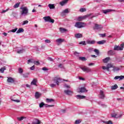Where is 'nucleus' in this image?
<instances>
[{
	"label": "nucleus",
	"mask_w": 124,
	"mask_h": 124,
	"mask_svg": "<svg viewBox=\"0 0 124 124\" xmlns=\"http://www.w3.org/2000/svg\"><path fill=\"white\" fill-rule=\"evenodd\" d=\"M21 11H20L21 15L23 16H27L29 14V9L28 7H20V8Z\"/></svg>",
	"instance_id": "nucleus-1"
},
{
	"label": "nucleus",
	"mask_w": 124,
	"mask_h": 124,
	"mask_svg": "<svg viewBox=\"0 0 124 124\" xmlns=\"http://www.w3.org/2000/svg\"><path fill=\"white\" fill-rule=\"evenodd\" d=\"M86 26H87L86 23L81 22H77L75 25V27H76V28H78V29H81V28H85Z\"/></svg>",
	"instance_id": "nucleus-2"
},
{
	"label": "nucleus",
	"mask_w": 124,
	"mask_h": 124,
	"mask_svg": "<svg viewBox=\"0 0 124 124\" xmlns=\"http://www.w3.org/2000/svg\"><path fill=\"white\" fill-rule=\"evenodd\" d=\"M43 19L45 20V22H49V23H52V24H54L55 22V20L51 18L50 16H45L43 17Z\"/></svg>",
	"instance_id": "nucleus-3"
},
{
	"label": "nucleus",
	"mask_w": 124,
	"mask_h": 124,
	"mask_svg": "<svg viewBox=\"0 0 124 124\" xmlns=\"http://www.w3.org/2000/svg\"><path fill=\"white\" fill-rule=\"evenodd\" d=\"M121 46H115L114 47V50L115 51H122L124 49V43H123L122 44L120 45Z\"/></svg>",
	"instance_id": "nucleus-4"
},
{
	"label": "nucleus",
	"mask_w": 124,
	"mask_h": 124,
	"mask_svg": "<svg viewBox=\"0 0 124 124\" xmlns=\"http://www.w3.org/2000/svg\"><path fill=\"white\" fill-rule=\"evenodd\" d=\"M112 67H113V65L109 63L107 65V67L105 66H103L102 67V69H103V70H106L107 71H108V72H109V71H110V68Z\"/></svg>",
	"instance_id": "nucleus-5"
},
{
	"label": "nucleus",
	"mask_w": 124,
	"mask_h": 124,
	"mask_svg": "<svg viewBox=\"0 0 124 124\" xmlns=\"http://www.w3.org/2000/svg\"><path fill=\"white\" fill-rule=\"evenodd\" d=\"M80 68L83 70V71H84V72H86V73H89V72H92V69L89 68V67H87L86 66L81 67Z\"/></svg>",
	"instance_id": "nucleus-6"
},
{
	"label": "nucleus",
	"mask_w": 124,
	"mask_h": 124,
	"mask_svg": "<svg viewBox=\"0 0 124 124\" xmlns=\"http://www.w3.org/2000/svg\"><path fill=\"white\" fill-rule=\"evenodd\" d=\"M91 15H92V14L86 15L83 16L78 17V21H83V20H85V19H87V18H88V17H90V16H91Z\"/></svg>",
	"instance_id": "nucleus-7"
},
{
	"label": "nucleus",
	"mask_w": 124,
	"mask_h": 124,
	"mask_svg": "<svg viewBox=\"0 0 124 124\" xmlns=\"http://www.w3.org/2000/svg\"><path fill=\"white\" fill-rule=\"evenodd\" d=\"M62 78H61L59 77V76H56L55 78H54L53 81L54 83H56L58 86H59V83H60V81H61Z\"/></svg>",
	"instance_id": "nucleus-8"
},
{
	"label": "nucleus",
	"mask_w": 124,
	"mask_h": 124,
	"mask_svg": "<svg viewBox=\"0 0 124 124\" xmlns=\"http://www.w3.org/2000/svg\"><path fill=\"white\" fill-rule=\"evenodd\" d=\"M7 82L8 83H10L11 84H13V83H15V79L14 78H12L10 77H7Z\"/></svg>",
	"instance_id": "nucleus-9"
},
{
	"label": "nucleus",
	"mask_w": 124,
	"mask_h": 124,
	"mask_svg": "<svg viewBox=\"0 0 124 124\" xmlns=\"http://www.w3.org/2000/svg\"><path fill=\"white\" fill-rule=\"evenodd\" d=\"M111 116L112 118H116L117 119L119 118H122V116L123 115L122 114H118V113H115V114H111Z\"/></svg>",
	"instance_id": "nucleus-10"
},
{
	"label": "nucleus",
	"mask_w": 124,
	"mask_h": 124,
	"mask_svg": "<svg viewBox=\"0 0 124 124\" xmlns=\"http://www.w3.org/2000/svg\"><path fill=\"white\" fill-rule=\"evenodd\" d=\"M100 98H101V99H104V98L105 97V95L104 94V92L102 91V90H101L100 91Z\"/></svg>",
	"instance_id": "nucleus-11"
},
{
	"label": "nucleus",
	"mask_w": 124,
	"mask_h": 124,
	"mask_svg": "<svg viewBox=\"0 0 124 124\" xmlns=\"http://www.w3.org/2000/svg\"><path fill=\"white\" fill-rule=\"evenodd\" d=\"M118 79H119V81H121V80H123L124 79V76H117L114 78V80H118Z\"/></svg>",
	"instance_id": "nucleus-12"
},
{
	"label": "nucleus",
	"mask_w": 124,
	"mask_h": 124,
	"mask_svg": "<svg viewBox=\"0 0 124 124\" xmlns=\"http://www.w3.org/2000/svg\"><path fill=\"white\" fill-rule=\"evenodd\" d=\"M79 92L78 93H87L88 91L85 87H81L79 89Z\"/></svg>",
	"instance_id": "nucleus-13"
},
{
	"label": "nucleus",
	"mask_w": 124,
	"mask_h": 124,
	"mask_svg": "<svg viewBox=\"0 0 124 124\" xmlns=\"http://www.w3.org/2000/svg\"><path fill=\"white\" fill-rule=\"evenodd\" d=\"M95 29L100 30V29H103V27L101 25L95 24Z\"/></svg>",
	"instance_id": "nucleus-14"
},
{
	"label": "nucleus",
	"mask_w": 124,
	"mask_h": 124,
	"mask_svg": "<svg viewBox=\"0 0 124 124\" xmlns=\"http://www.w3.org/2000/svg\"><path fill=\"white\" fill-rule=\"evenodd\" d=\"M64 93H66V94H67L68 95H71V94L73 93L72 92H71V91L70 90H65L64 91Z\"/></svg>",
	"instance_id": "nucleus-15"
},
{
	"label": "nucleus",
	"mask_w": 124,
	"mask_h": 124,
	"mask_svg": "<svg viewBox=\"0 0 124 124\" xmlns=\"http://www.w3.org/2000/svg\"><path fill=\"white\" fill-rule=\"evenodd\" d=\"M41 96V93H39L38 92H36L35 94V97L36 99H38Z\"/></svg>",
	"instance_id": "nucleus-16"
},
{
	"label": "nucleus",
	"mask_w": 124,
	"mask_h": 124,
	"mask_svg": "<svg viewBox=\"0 0 124 124\" xmlns=\"http://www.w3.org/2000/svg\"><path fill=\"white\" fill-rule=\"evenodd\" d=\"M69 0H63V1L60 2V5H62V6H63V5L66 4Z\"/></svg>",
	"instance_id": "nucleus-17"
},
{
	"label": "nucleus",
	"mask_w": 124,
	"mask_h": 124,
	"mask_svg": "<svg viewBox=\"0 0 124 124\" xmlns=\"http://www.w3.org/2000/svg\"><path fill=\"white\" fill-rule=\"evenodd\" d=\"M108 56H114L115 55V51L113 50H109L108 52Z\"/></svg>",
	"instance_id": "nucleus-18"
},
{
	"label": "nucleus",
	"mask_w": 124,
	"mask_h": 124,
	"mask_svg": "<svg viewBox=\"0 0 124 124\" xmlns=\"http://www.w3.org/2000/svg\"><path fill=\"white\" fill-rule=\"evenodd\" d=\"M36 83H37V79L34 78L31 82V85H33L34 86H37Z\"/></svg>",
	"instance_id": "nucleus-19"
},
{
	"label": "nucleus",
	"mask_w": 124,
	"mask_h": 124,
	"mask_svg": "<svg viewBox=\"0 0 124 124\" xmlns=\"http://www.w3.org/2000/svg\"><path fill=\"white\" fill-rule=\"evenodd\" d=\"M111 11H113V10L107 9V10H103L102 11L103 13H104V14H107V13H109V12H111Z\"/></svg>",
	"instance_id": "nucleus-20"
},
{
	"label": "nucleus",
	"mask_w": 124,
	"mask_h": 124,
	"mask_svg": "<svg viewBox=\"0 0 124 124\" xmlns=\"http://www.w3.org/2000/svg\"><path fill=\"white\" fill-rule=\"evenodd\" d=\"M76 97L78 99H84V98H86V96L81 95H77Z\"/></svg>",
	"instance_id": "nucleus-21"
},
{
	"label": "nucleus",
	"mask_w": 124,
	"mask_h": 124,
	"mask_svg": "<svg viewBox=\"0 0 124 124\" xmlns=\"http://www.w3.org/2000/svg\"><path fill=\"white\" fill-rule=\"evenodd\" d=\"M75 36L76 38H81V37H83V35L81 33H77L75 35Z\"/></svg>",
	"instance_id": "nucleus-22"
},
{
	"label": "nucleus",
	"mask_w": 124,
	"mask_h": 124,
	"mask_svg": "<svg viewBox=\"0 0 124 124\" xmlns=\"http://www.w3.org/2000/svg\"><path fill=\"white\" fill-rule=\"evenodd\" d=\"M64 41V39H61V38L57 39L56 40V42H57V43H62V42H63Z\"/></svg>",
	"instance_id": "nucleus-23"
},
{
	"label": "nucleus",
	"mask_w": 124,
	"mask_h": 124,
	"mask_svg": "<svg viewBox=\"0 0 124 124\" xmlns=\"http://www.w3.org/2000/svg\"><path fill=\"white\" fill-rule=\"evenodd\" d=\"M97 44L99 45H102V44H104V43H106V40H102L97 42Z\"/></svg>",
	"instance_id": "nucleus-24"
},
{
	"label": "nucleus",
	"mask_w": 124,
	"mask_h": 124,
	"mask_svg": "<svg viewBox=\"0 0 124 124\" xmlns=\"http://www.w3.org/2000/svg\"><path fill=\"white\" fill-rule=\"evenodd\" d=\"M109 60H110V57H107L105 59L103 60V62L105 63H106L108 62H109Z\"/></svg>",
	"instance_id": "nucleus-25"
},
{
	"label": "nucleus",
	"mask_w": 124,
	"mask_h": 124,
	"mask_svg": "<svg viewBox=\"0 0 124 124\" xmlns=\"http://www.w3.org/2000/svg\"><path fill=\"white\" fill-rule=\"evenodd\" d=\"M87 44H94V43H95V41L94 40H92V41H90V40H88L87 41Z\"/></svg>",
	"instance_id": "nucleus-26"
},
{
	"label": "nucleus",
	"mask_w": 124,
	"mask_h": 124,
	"mask_svg": "<svg viewBox=\"0 0 124 124\" xmlns=\"http://www.w3.org/2000/svg\"><path fill=\"white\" fill-rule=\"evenodd\" d=\"M60 31H61V32H62V33H63V32H65V31H67V30H66L63 28H60Z\"/></svg>",
	"instance_id": "nucleus-27"
},
{
	"label": "nucleus",
	"mask_w": 124,
	"mask_h": 124,
	"mask_svg": "<svg viewBox=\"0 0 124 124\" xmlns=\"http://www.w3.org/2000/svg\"><path fill=\"white\" fill-rule=\"evenodd\" d=\"M24 29L23 28H19L16 31V33H21V32H24Z\"/></svg>",
	"instance_id": "nucleus-28"
},
{
	"label": "nucleus",
	"mask_w": 124,
	"mask_h": 124,
	"mask_svg": "<svg viewBox=\"0 0 124 124\" xmlns=\"http://www.w3.org/2000/svg\"><path fill=\"white\" fill-rule=\"evenodd\" d=\"M46 102H47L48 103H50V102H54V101H55V100H54L53 99L46 98Z\"/></svg>",
	"instance_id": "nucleus-29"
},
{
	"label": "nucleus",
	"mask_w": 124,
	"mask_h": 124,
	"mask_svg": "<svg viewBox=\"0 0 124 124\" xmlns=\"http://www.w3.org/2000/svg\"><path fill=\"white\" fill-rule=\"evenodd\" d=\"M41 122L38 119H36V122H34L32 124H41Z\"/></svg>",
	"instance_id": "nucleus-30"
},
{
	"label": "nucleus",
	"mask_w": 124,
	"mask_h": 124,
	"mask_svg": "<svg viewBox=\"0 0 124 124\" xmlns=\"http://www.w3.org/2000/svg\"><path fill=\"white\" fill-rule=\"evenodd\" d=\"M6 69V68L5 66H4L3 67H1L0 69V72L1 73H3V72H4V70H5Z\"/></svg>",
	"instance_id": "nucleus-31"
},
{
	"label": "nucleus",
	"mask_w": 124,
	"mask_h": 124,
	"mask_svg": "<svg viewBox=\"0 0 124 124\" xmlns=\"http://www.w3.org/2000/svg\"><path fill=\"white\" fill-rule=\"evenodd\" d=\"M20 4H21L20 2L16 3V4H15L14 5V8H18V7H19V6H20Z\"/></svg>",
	"instance_id": "nucleus-32"
},
{
	"label": "nucleus",
	"mask_w": 124,
	"mask_h": 124,
	"mask_svg": "<svg viewBox=\"0 0 124 124\" xmlns=\"http://www.w3.org/2000/svg\"><path fill=\"white\" fill-rule=\"evenodd\" d=\"M118 89V85L115 84L112 86H111V90H117Z\"/></svg>",
	"instance_id": "nucleus-33"
},
{
	"label": "nucleus",
	"mask_w": 124,
	"mask_h": 124,
	"mask_svg": "<svg viewBox=\"0 0 124 124\" xmlns=\"http://www.w3.org/2000/svg\"><path fill=\"white\" fill-rule=\"evenodd\" d=\"M48 7H49L50 9H54L55 8V6L54 4H49L48 5Z\"/></svg>",
	"instance_id": "nucleus-34"
},
{
	"label": "nucleus",
	"mask_w": 124,
	"mask_h": 124,
	"mask_svg": "<svg viewBox=\"0 0 124 124\" xmlns=\"http://www.w3.org/2000/svg\"><path fill=\"white\" fill-rule=\"evenodd\" d=\"M80 12H86L87 11V10L85 8H81L79 10Z\"/></svg>",
	"instance_id": "nucleus-35"
},
{
	"label": "nucleus",
	"mask_w": 124,
	"mask_h": 124,
	"mask_svg": "<svg viewBox=\"0 0 124 124\" xmlns=\"http://www.w3.org/2000/svg\"><path fill=\"white\" fill-rule=\"evenodd\" d=\"M25 117H17V120H18V121H23V120H24L25 119Z\"/></svg>",
	"instance_id": "nucleus-36"
},
{
	"label": "nucleus",
	"mask_w": 124,
	"mask_h": 124,
	"mask_svg": "<svg viewBox=\"0 0 124 124\" xmlns=\"http://www.w3.org/2000/svg\"><path fill=\"white\" fill-rule=\"evenodd\" d=\"M79 59L80 61H82L83 62L85 61H87V59H86V57H80L79 58Z\"/></svg>",
	"instance_id": "nucleus-37"
},
{
	"label": "nucleus",
	"mask_w": 124,
	"mask_h": 124,
	"mask_svg": "<svg viewBox=\"0 0 124 124\" xmlns=\"http://www.w3.org/2000/svg\"><path fill=\"white\" fill-rule=\"evenodd\" d=\"M94 52L96 53V55H99V50L97 49H94Z\"/></svg>",
	"instance_id": "nucleus-38"
},
{
	"label": "nucleus",
	"mask_w": 124,
	"mask_h": 124,
	"mask_svg": "<svg viewBox=\"0 0 124 124\" xmlns=\"http://www.w3.org/2000/svg\"><path fill=\"white\" fill-rule=\"evenodd\" d=\"M44 105H45V104L43 102H41V103L39 104L40 108H42V107H43Z\"/></svg>",
	"instance_id": "nucleus-39"
},
{
	"label": "nucleus",
	"mask_w": 124,
	"mask_h": 124,
	"mask_svg": "<svg viewBox=\"0 0 124 124\" xmlns=\"http://www.w3.org/2000/svg\"><path fill=\"white\" fill-rule=\"evenodd\" d=\"M33 63L35 64V65H39V64H40V63L39 61H34Z\"/></svg>",
	"instance_id": "nucleus-40"
},
{
	"label": "nucleus",
	"mask_w": 124,
	"mask_h": 124,
	"mask_svg": "<svg viewBox=\"0 0 124 124\" xmlns=\"http://www.w3.org/2000/svg\"><path fill=\"white\" fill-rule=\"evenodd\" d=\"M17 30H18V28H16L15 29L12 30L10 31H11L12 32H16V31H17Z\"/></svg>",
	"instance_id": "nucleus-41"
},
{
	"label": "nucleus",
	"mask_w": 124,
	"mask_h": 124,
	"mask_svg": "<svg viewBox=\"0 0 124 124\" xmlns=\"http://www.w3.org/2000/svg\"><path fill=\"white\" fill-rule=\"evenodd\" d=\"M62 13L64 14L69 13V11H68V9H66L62 12Z\"/></svg>",
	"instance_id": "nucleus-42"
},
{
	"label": "nucleus",
	"mask_w": 124,
	"mask_h": 124,
	"mask_svg": "<svg viewBox=\"0 0 124 124\" xmlns=\"http://www.w3.org/2000/svg\"><path fill=\"white\" fill-rule=\"evenodd\" d=\"M27 24H29V21L28 20H25L23 21V23H22L23 26H24V25H26Z\"/></svg>",
	"instance_id": "nucleus-43"
},
{
	"label": "nucleus",
	"mask_w": 124,
	"mask_h": 124,
	"mask_svg": "<svg viewBox=\"0 0 124 124\" xmlns=\"http://www.w3.org/2000/svg\"><path fill=\"white\" fill-rule=\"evenodd\" d=\"M114 71H119L120 70V68L119 67H114L113 68Z\"/></svg>",
	"instance_id": "nucleus-44"
},
{
	"label": "nucleus",
	"mask_w": 124,
	"mask_h": 124,
	"mask_svg": "<svg viewBox=\"0 0 124 124\" xmlns=\"http://www.w3.org/2000/svg\"><path fill=\"white\" fill-rule=\"evenodd\" d=\"M105 124H113V122H112V121H109L108 122H105Z\"/></svg>",
	"instance_id": "nucleus-45"
},
{
	"label": "nucleus",
	"mask_w": 124,
	"mask_h": 124,
	"mask_svg": "<svg viewBox=\"0 0 124 124\" xmlns=\"http://www.w3.org/2000/svg\"><path fill=\"white\" fill-rule=\"evenodd\" d=\"M79 44H82V45H86V42L85 41L80 42L79 43Z\"/></svg>",
	"instance_id": "nucleus-46"
},
{
	"label": "nucleus",
	"mask_w": 124,
	"mask_h": 124,
	"mask_svg": "<svg viewBox=\"0 0 124 124\" xmlns=\"http://www.w3.org/2000/svg\"><path fill=\"white\" fill-rule=\"evenodd\" d=\"M45 42H46V43H51V41L50 40H45Z\"/></svg>",
	"instance_id": "nucleus-47"
},
{
	"label": "nucleus",
	"mask_w": 124,
	"mask_h": 124,
	"mask_svg": "<svg viewBox=\"0 0 124 124\" xmlns=\"http://www.w3.org/2000/svg\"><path fill=\"white\" fill-rule=\"evenodd\" d=\"M47 60L50 62H54V60H53V59H52V58H50V57H48Z\"/></svg>",
	"instance_id": "nucleus-48"
},
{
	"label": "nucleus",
	"mask_w": 124,
	"mask_h": 124,
	"mask_svg": "<svg viewBox=\"0 0 124 124\" xmlns=\"http://www.w3.org/2000/svg\"><path fill=\"white\" fill-rule=\"evenodd\" d=\"M80 123H81V121L80 120H76L75 122V124H80Z\"/></svg>",
	"instance_id": "nucleus-49"
},
{
	"label": "nucleus",
	"mask_w": 124,
	"mask_h": 124,
	"mask_svg": "<svg viewBox=\"0 0 124 124\" xmlns=\"http://www.w3.org/2000/svg\"><path fill=\"white\" fill-rule=\"evenodd\" d=\"M23 76L24 78H28V74H23Z\"/></svg>",
	"instance_id": "nucleus-50"
},
{
	"label": "nucleus",
	"mask_w": 124,
	"mask_h": 124,
	"mask_svg": "<svg viewBox=\"0 0 124 124\" xmlns=\"http://www.w3.org/2000/svg\"><path fill=\"white\" fill-rule=\"evenodd\" d=\"M19 70V73H23V70L22 69V68H19L18 69Z\"/></svg>",
	"instance_id": "nucleus-51"
},
{
	"label": "nucleus",
	"mask_w": 124,
	"mask_h": 124,
	"mask_svg": "<svg viewBox=\"0 0 124 124\" xmlns=\"http://www.w3.org/2000/svg\"><path fill=\"white\" fill-rule=\"evenodd\" d=\"M12 101H15V102H20V100H15V99H12Z\"/></svg>",
	"instance_id": "nucleus-52"
},
{
	"label": "nucleus",
	"mask_w": 124,
	"mask_h": 124,
	"mask_svg": "<svg viewBox=\"0 0 124 124\" xmlns=\"http://www.w3.org/2000/svg\"><path fill=\"white\" fill-rule=\"evenodd\" d=\"M8 10H9V9H7L6 10H3L1 12V13H5V12H7V11H8Z\"/></svg>",
	"instance_id": "nucleus-53"
},
{
	"label": "nucleus",
	"mask_w": 124,
	"mask_h": 124,
	"mask_svg": "<svg viewBox=\"0 0 124 124\" xmlns=\"http://www.w3.org/2000/svg\"><path fill=\"white\" fill-rule=\"evenodd\" d=\"M30 62H32V59H30V60H28V62H27L28 64H29V63H30Z\"/></svg>",
	"instance_id": "nucleus-54"
},
{
	"label": "nucleus",
	"mask_w": 124,
	"mask_h": 124,
	"mask_svg": "<svg viewBox=\"0 0 124 124\" xmlns=\"http://www.w3.org/2000/svg\"><path fill=\"white\" fill-rule=\"evenodd\" d=\"M50 87H51V88H55V87H56V84H50Z\"/></svg>",
	"instance_id": "nucleus-55"
},
{
	"label": "nucleus",
	"mask_w": 124,
	"mask_h": 124,
	"mask_svg": "<svg viewBox=\"0 0 124 124\" xmlns=\"http://www.w3.org/2000/svg\"><path fill=\"white\" fill-rule=\"evenodd\" d=\"M34 65L32 66V67H30L31 70H34Z\"/></svg>",
	"instance_id": "nucleus-56"
},
{
	"label": "nucleus",
	"mask_w": 124,
	"mask_h": 124,
	"mask_svg": "<svg viewBox=\"0 0 124 124\" xmlns=\"http://www.w3.org/2000/svg\"><path fill=\"white\" fill-rule=\"evenodd\" d=\"M18 54H21L22 53H23V50H20L19 51H17Z\"/></svg>",
	"instance_id": "nucleus-57"
},
{
	"label": "nucleus",
	"mask_w": 124,
	"mask_h": 124,
	"mask_svg": "<svg viewBox=\"0 0 124 124\" xmlns=\"http://www.w3.org/2000/svg\"><path fill=\"white\" fill-rule=\"evenodd\" d=\"M42 70L44 71H46V70H48V69H47L46 67H43L42 68Z\"/></svg>",
	"instance_id": "nucleus-58"
},
{
	"label": "nucleus",
	"mask_w": 124,
	"mask_h": 124,
	"mask_svg": "<svg viewBox=\"0 0 124 124\" xmlns=\"http://www.w3.org/2000/svg\"><path fill=\"white\" fill-rule=\"evenodd\" d=\"M101 35L102 37H104L106 36V33L101 34Z\"/></svg>",
	"instance_id": "nucleus-59"
},
{
	"label": "nucleus",
	"mask_w": 124,
	"mask_h": 124,
	"mask_svg": "<svg viewBox=\"0 0 124 124\" xmlns=\"http://www.w3.org/2000/svg\"><path fill=\"white\" fill-rule=\"evenodd\" d=\"M78 78L79 79V80H85V78L80 77H78Z\"/></svg>",
	"instance_id": "nucleus-60"
},
{
	"label": "nucleus",
	"mask_w": 124,
	"mask_h": 124,
	"mask_svg": "<svg viewBox=\"0 0 124 124\" xmlns=\"http://www.w3.org/2000/svg\"><path fill=\"white\" fill-rule=\"evenodd\" d=\"M58 66L61 68H62V64H60Z\"/></svg>",
	"instance_id": "nucleus-61"
},
{
	"label": "nucleus",
	"mask_w": 124,
	"mask_h": 124,
	"mask_svg": "<svg viewBox=\"0 0 124 124\" xmlns=\"http://www.w3.org/2000/svg\"><path fill=\"white\" fill-rule=\"evenodd\" d=\"M79 53L77 52H76V51H75V52H74V55H79Z\"/></svg>",
	"instance_id": "nucleus-62"
},
{
	"label": "nucleus",
	"mask_w": 124,
	"mask_h": 124,
	"mask_svg": "<svg viewBox=\"0 0 124 124\" xmlns=\"http://www.w3.org/2000/svg\"><path fill=\"white\" fill-rule=\"evenodd\" d=\"M91 57H92V58H96V56H95V55H91Z\"/></svg>",
	"instance_id": "nucleus-63"
},
{
	"label": "nucleus",
	"mask_w": 124,
	"mask_h": 124,
	"mask_svg": "<svg viewBox=\"0 0 124 124\" xmlns=\"http://www.w3.org/2000/svg\"><path fill=\"white\" fill-rule=\"evenodd\" d=\"M62 113H65V109H62Z\"/></svg>",
	"instance_id": "nucleus-64"
}]
</instances>
